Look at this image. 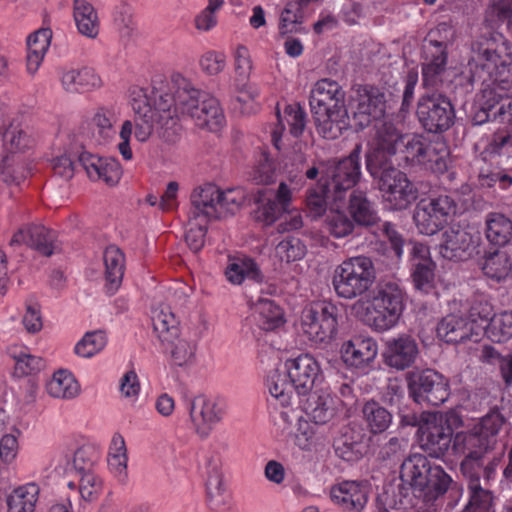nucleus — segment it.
I'll list each match as a JSON object with an SVG mask.
<instances>
[{
    "mask_svg": "<svg viewBox=\"0 0 512 512\" xmlns=\"http://www.w3.org/2000/svg\"><path fill=\"white\" fill-rule=\"evenodd\" d=\"M472 57L468 62L467 91L476 83L498 85L502 91L512 89V44L500 33L481 35L472 44Z\"/></svg>",
    "mask_w": 512,
    "mask_h": 512,
    "instance_id": "nucleus-2",
    "label": "nucleus"
},
{
    "mask_svg": "<svg viewBox=\"0 0 512 512\" xmlns=\"http://www.w3.org/2000/svg\"><path fill=\"white\" fill-rule=\"evenodd\" d=\"M277 255L287 263L300 260L305 256L306 247L297 237H287L276 247Z\"/></svg>",
    "mask_w": 512,
    "mask_h": 512,
    "instance_id": "nucleus-58",
    "label": "nucleus"
},
{
    "mask_svg": "<svg viewBox=\"0 0 512 512\" xmlns=\"http://www.w3.org/2000/svg\"><path fill=\"white\" fill-rule=\"evenodd\" d=\"M333 448L340 459L351 463L359 461L368 449L363 429L351 425L342 427L334 438Z\"/></svg>",
    "mask_w": 512,
    "mask_h": 512,
    "instance_id": "nucleus-25",
    "label": "nucleus"
},
{
    "mask_svg": "<svg viewBox=\"0 0 512 512\" xmlns=\"http://www.w3.org/2000/svg\"><path fill=\"white\" fill-rule=\"evenodd\" d=\"M427 416L419 433V446L429 457L441 459L453 448L454 430L462 425V420L454 412H434Z\"/></svg>",
    "mask_w": 512,
    "mask_h": 512,
    "instance_id": "nucleus-11",
    "label": "nucleus"
},
{
    "mask_svg": "<svg viewBox=\"0 0 512 512\" xmlns=\"http://www.w3.org/2000/svg\"><path fill=\"white\" fill-rule=\"evenodd\" d=\"M284 367L288 379L292 381V386L299 396L309 394L322 380L320 365L311 354H300L295 358L287 359Z\"/></svg>",
    "mask_w": 512,
    "mask_h": 512,
    "instance_id": "nucleus-19",
    "label": "nucleus"
},
{
    "mask_svg": "<svg viewBox=\"0 0 512 512\" xmlns=\"http://www.w3.org/2000/svg\"><path fill=\"white\" fill-rule=\"evenodd\" d=\"M56 233L43 225H28L19 229L11 238L9 245L26 244L39 254L50 257L56 250Z\"/></svg>",
    "mask_w": 512,
    "mask_h": 512,
    "instance_id": "nucleus-28",
    "label": "nucleus"
},
{
    "mask_svg": "<svg viewBox=\"0 0 512 512\" xmlns=\"http://www.w3.org/2000/svg\"><path fill=\"white\" fill-rule=\"evenodd\" d=\"M468 480L469 500L460 512H495L493 493L480 484V475Z\"/></svg>",
    "mask_w": 512,
    "mask_h": 512,
    "instance_id": "nucleus-38",
    "label": "nucleus"
},
{
    "mask_svg": "<svg viewBox=\"0 0 512 512\" xmlns=\"http://www.w3.org/2000/svg\"><path fill=\"white\" fill-rule=\"evenodd\" d=\"M457 204L449 195L420 200L414 209L413 220L418 231L427 236L443 230L456 214Z\"/></svg>",
    "mask_w": 512,
    "mask_h": 512,
    "instance_id": "nucleus-15",
    "label": "nucleus"
},
{
    "mask_svg": "<svg viewBox=\"0 0 512 512\" xmlns=\"http://www.w3.org/2000/svg\"><path fill=\"white\" fill-rule=\"evenodd\" d=\"M184 405L188 411L196 432L206 438L213 427L219 423L225 413V405L222 401L207 398L204 395L186 397Z\"/></svg>",
    "mask_w": 512,
    "mask_h": 512,
    "instance_id": "nucleus-18",
    "label": "nucleus"
},
{
    "mask_svg": "<svg viewBox=\"0 0 512 512\" xmlns=\"http://www.w3.org/2000/svg\"><path fill=\"white\" fill-rule=\"evenodd\" d=\"M340 353L348 367L365 371L375 360L378 345L372 338L356 336L342 344Z\"/></svg>",
    "mask_w": 512,
    "mask_h": 512,
    "instance_id": "nucleus-27",
    "label": "nucleus"
},
{
    "mask_svg": "<svg viewBox=\"0 0 512 512\" xmlns=\"http://www.w3.org/2000/svg\"><path fill=\"white\" fill-rule=\"evenodd\" d=\"M10 356L15 360V374L19 377L28 376L41 371L45 362L41 357L31 355L26 350L10 351Z\"/></svg>",
    "mask_w": 512,
    "mask_h": 512,
    "instance_id": "nucleus-56",
    "label": "nucleus"
},
{
    "mask_svg": "<svg viewBox=\"0 0 512 512\" xmlns=\"http://www.w3.org/2000/svg\"><path fill=\"white\" fill-rule=\"evenodd\" d=\"M325 223L329 233L336 238H343L351 234L356 225L353 219H350L342 211H331L327 215Z\"/></svg>",
    "mask_w": 512,
    "mask_h": 512,
    "instance_id": "nucleus-57",
    "label": "nucleus"
},
{
    "mask_svg": "<svg viewBox=\"0 0 512 512\" xmlns=\"http://www.w3.org/2000/svg\"><path fill=\"white\" fill-rule=\"evenodd\" d=\"M386 95L382 88L369 85H354L347 104L348 121L345 130L363 131L386 113Z\"/></svg>",
    "mask_w": 512,
    "mask_h": 512,
    "instance_id": "nucleus-7",
    "label": "nucleus"
},
{
    "mask_svg": "<svg viewBox=\"0 0 512 512\" xmlns=\"http://www.w3.org/2000/svg\"><path fill=\"white\" fill-rule=\"evenodd\" d=\"M420 350L417 340L408 334H400L386 342L383 353L385 364L398 371L412 367Z\"/></svg>",
    "mask_w": 512,
    "mask_h": 512,
    "instance_id": "nucleus-23",
    "label": "nucleus"
},
{
    "mask_svg": "<svg viewBox=\"0 0 512 512\" xmlns=\"http://www.w3.org/2000/svg\"><path fill=\"white\" fill-rule=\"evenodd\" d=\"M493 315L494 312L492 305L483 296H475L470 301L468 316L466 319L471 322V326L473 328L476 326L482 327V336L489 326Z\"/></svg>",
    "mask_w": 512,
    "mask_h": 512,
    "instance_id": "nucleus-52",
    "label": "nucleus"
},
{
    "mask_svg": "<svg viewBox=\"0 0 512 512\" xmlns=\"http://www.w3.org/2000/svg\"><path fill=\"white\" fill-rule=\"evenodd\" d=\"M454 31L446 23H440L424 39L422 47V84L425 88H437L446 72L448 44Z\"/></svg>",
    "mask_w": 512,
    "mask_h": 512,
    "instance_id": "nucleus-10",
    "label": "nucleus"
},
{
    "mask_svg": "<svg viewBox=\"0 0 512 512\" xmlns=\"http://www.w3.org/2000/svg\"><path fill=\"white\" fill-rule=\"evenodd\" d=\"M331 499L348 512H361L368 501V487L356 481H343L331 489Z\"/></svg>",
    "mask_w": 512,
    "mask_h": 512,
    "instance_id": "nucleus-31",
    "label": "nucleus"
},
{
    "mask_svg": "<svg viewBox=\"0 0 512 512\" xmlns=\"http://www.w3.org/2000/svg\"><path fill=\"white\" fill-rule=\"evenodd\" d=\"M74 20L79 33L95 38L99 33V19L97 11L86 0H74Z\"/></svg>",
    "mask_w": 512,
    "mask_h": 512,
    "instance_id": "nucleus-43",
    "label": "nucleus"
},
{
    "mask_svg": "<svg viewBox=\"0 0 512 512\" xmlns=\"http://www.w3.org/2000/svg\"><path fill=\"white\" fill-rule=\"evenodd\" d=\"M153 331L163 346L170 349L171 364L188 367L196 360L197 344L180 337L179 321L169 307L155 310L152 316Z\"/></svg>",
    "mask_w": 512,
    "mask_h": 512,
    "instance_id": "nucleus-8",
    "label": "nucleus"
},
{
    "mask_svg": "<svg viewBox=\"0 0 512 512\" xmlns=\"http://www.w3.org/2000/svg\"><path fill=\"white\" fill-rule=\"evenodd\" d=\"M227 280L235 285H240L244 280L255 283H263L264 275L258 264L251 258H230L225 269Z\"/></svg>",
    "mask_w": 512,
    "mask_h": 512,
    "instance_id": "nucleus-36",
    "label": "nucleus"
},
{
    "mask_svg": "<svg viewBox=\"0 0 512 512\" xmlns=\"http://www.w3.org/2000/svg\"><path fill=\"white\" fill-rule=\"evenodd\" d=\"M64 89L68 92H84L99 87L101 80L91 68L70 70L61 78Z\"/></svg>",
    "mask_w": 512,
    "mask_h": 512,
    "instance_id": "nucleus-44",
    "label": "nucleus"
},
{
    "mask_svg": "<svg viewBox=\"0 0 512 512\" xmlns=\"http://www.w3.org/2000/svg\"><path fill=\"white\" fill-rule=\"evenodd\" d=\"M310 0H293L286 4L281 12L278 30L287 31V23L303 24V7L309 3Z\"/></svg>",
    "mask_w": 512,
    "mask_h": 512,
    "instance_id": "nucleus-61",
    "label": "nucleus"
},
{
    "mask_svg": "<svg viewBox=\"0 0 512 512\" xmlns=\"http://www.w3.org/2000/svg\"><path fill=\"white\" fill-rule=\"evenodd\" d=\"M365 158L366 169L377 181L383 202L388 209L406 210L418 199L419 193L415 184L381 151H368Z\"/></svg>",
    "mask_w": 512,
    "mask_h": 512,
    "instance_id": "nucleus-5",
    "label": "nucleus"
},
{
    "mask_svg": "<svg viewBox=\"0 0 512 512\" xmlns=\"http://www.w3.org/2000/svg\"><path fill=\"white\" fill-rule=\"evenodd\" d=\"M78 163L91 180H101L109 186L116 185L122 175L121 166L114 158L99 157L83 151L78 155Z\"/></svg>",
    "mask_w": 512,
    "mask_h": 512,
    "instance_id": "nucleus-26",
    "label": "nucleus"
},
{
    "mask_svg": "<svg viewBox=\"0 0 512 512\" xmlns=\"http://www.w3.org/2000/svg\"><path fill=\"white\" fill-rule=\"evenodd\" d=\"M352 311L366 325L377 332L388 331L399 321L403 311L384 307L379 300L369 296L360 298L352 305Z\"/></svg>",
    "mask_w": 512,
    "mask_h": 512,
    "instance_id": "nucleus-20",
    "label": "nucleus"
},
{
    "mask_svg": "<svg viewBox=\"0 0 512 512\" xmlns=\"http://www.w3.org/2000/svg\"><path fill=\"white\" fill-rule=\"evenodd\" d=\"M313 121L319 135L325 139L339 138L348 121L345 91L335 80H318L309 96Z\"/></svg>",
    "mask_w": 512,
    "mask_h": 512,
    "instance_id": "nucleus-4",
    "label": "nucleus"
},
{
    "mask_svg": "<svg viewBox=\"0 0 512 512\" xmlns=\"http://www.w3.org/2000/svg\"><path fill=\"white\" fill-rule=\"evenodd\" d=\"M255 320L260 329L272 331L284 324V313L275 301L259 298L254 306Z\"/></svg>",
    "mask_w": 512,
    "mask_h": 512,
    "instance_id": "nucleus-41",
    "label": "nucleus"
},
{
    "mask_svg": "<svg viewBox=\"0 0 512 512\" xmlns=\"http://www.w3.org/2000/svg\"><path fill=\"white\" fill-rule=\"evenodd\" d=\"M408 394L419 405L440 406L450 396L449 380L435 369H416L406 375Z\"/></svg>",
    "mask_w": 512,
    "mask_h": 512,
    "instance_id": "nucleus-13",
    "label": "nucleus"
},
{
    "mask_svg": "<svg viewBox=\"0 0 512 512\" xmlns=\"http://www.w3.org/2000/svg\"><path fill=\"white\" fill-rule=\"evenodd\" d=\"M420 127L430 134H442L455 123V107L448 96L436 90L421 94L416 104Z\"/></svg>",
    "mask_w": 512,
    "mask_h": 512,
    "instance_id": "nucleus-12",
    "label": "nucleus"
},
{
    "mask_svg": "<svg viewBox=\"0 0 512 512\" xmlns=\"http://www.w3.org/2000/svg\"><path fill=\"white\" fill-rule=\"evenodd\" d=\"M113 122L114 113L106 108H99L92 119V123L97 129L99 137L104 142L115 135Z\"/></svg>",
    "mask_w": 512,
    "mask_h": 512,
    "instance_id": "nucleus-64",
    "label": "nucleus"
},
{
    "mask_svg": "<svg viewBox=\"0 0 512 512\" xmlns=\"http://www.w3.org/2000/svg\"><path fill=\"white\" fill-rule=\"evenodd\" d=\"M40 488L36 483H27L15 488L6 499L8 512H35Z\"/></svg>",
    "mask_w": 512,
    "mask_h": 512,
    "instance_id": "nucleus-42",
    "label": "nucleus"
},
{
    "mask_svg": "<svg viewBox=\"0 0 512 512\" xmlns=\"http://www.w3.org/2000/svg\"><path fill=\"white\" fill-rule=\"evenodd\" d=\"M428 140L422 135H403L393 127L379 133L377 147L370 151H381L385 157L402 154V159L411 165L423 162Z\"/></svg>",
    "mask_w": 512,
    "mask_h": 512,
    "instance_id": "nucleus-17",
    "label": "nucleus"
},
{
    "mask_svg": "<svg viewBox=\"0 0 512 512\" xmlns=\"http://www.w3.org/2000/svg\"><path fill=\"white\" fill-rule=\"evenodd\" d=\"M338 311L334 304L326 301L314 302L303 310L301 325L310 341L327 343L336 336Z\"/></svg>",
    "mask_w": 512,
    "mask_h": 512,
    "instance_id": "nucleus-16",
    "label": "nucleus"
},
{
    "mask_svg": "<svg viewBox=\"0 0 512 512\" xmlns=\"http://www.w3.org/2000/svg\"><path fill=\"white\" fill-rule=\"evenodd\" d=\"M348 211L358 226L369 228L380 222L376 203L370 200L367 193L360 189H354L350 193Z\"/></svg>",
    "mask_w": 512,
    "mask_h": 512,
    "instance_id": "nucleus-33",
    "label": "nucleus"
},
{
    "mask_svg": "<svg viewBox=\"0 0 512 512\" xmlns=\"http://www.w3.org/2000/svg\"><path fill=\"white\" fill-rule=\"evenodd\" d=\"M512 269L507 253L494 251L487 255L482 264L483 273L497 282L505 279Z\"/></svg>",
    "mask_w": 512,
    "mask_h": 512,
    "instance_id": "nucleus-49",
    "label": "nucleus"
},
{
    "mask_svg": "<svg viewBox=\"0 0 512 512\" xmlns=\"http://www.w3.org/2000/svg\"><path fill=\"white\" fill-rule=\"evenodd\" d=\"M291 161L298 174L304 175L309 180H317L318 186L326 184V179L323 178V167L326 161L309 159L302 152H294Z\"/></svg>",
    "mask_w": 512,
    "mask_h": 512,
    "instance_id": "nucleus-50",
    "label": "nucleus"
},
{
    "mask_svg": "<svg viewBox=\"0 0 512 512\" xmlns=\"http://www.w3.org/2000/svg\"><path fill=\"white\" fill-rule=\"evenodd\" d=\"M107 344L106 334L102 330L85 333L75 345L74 351L78 356L90 358L99 353Z\"/></svg>",
    "mask_w": 512,
    "mask_h": 512,
    "instance_id": "nucleus-54",
    "label": "nucleus"
},
{
    "mask_svg": "<svg viewBox=\"0 0 512 512\" xmlns=\"http://www.w3.org/2000/svg\"><path fill=\"white\" fill-rule=\"evenodd\" d=\"M489 155L503 156L512 153V129L506 126L499 127L489 137L485 147Z\"/></svg>",
    "mask_w": 512,
    "mask_h": 512,
    "instance_id": "nucleus-55",
    "label": "nucleus"
},
{
    "mask_svg": "<svg viewBox=\"0 0 512 512\" xmlns=\"http://www.w3.org/2000/svg\"><path fill=\"white\" fill-rule=\"evenodd\" d=\"M286 370L280 373L279 370H272L266 380V385L270 395L277 400L281 406L290 404L292 393L295 392L292 381L287 380Z\"/></svg>",
    "mask_w": 512,
    "mask_h": 512,
    "instance_id": "nucleus-47",
    "label": "nucleus"
},
{
    "mask_svg": "<svg viewBox=\"0 0 512 512\" xmlns=\"http://www.w3.org/2000/svg\"><path fill=\"white\" fill-rule=\"evenodd\" d=\"M97 460L95 450L89 446L79 447L71 453L61 456L56 470L66 475L82 476L83 474L93 473L92 469Z\"/></svg>",
    "mask_w": 512,
    "mask_h": 512,
    "instance_id": "nucleus-34",
    "label": "nucleus"
},
{
    "mask_svg": "<svg viewBox=\"0 0 512 512\" xmlns=\"http://www.w3.org/2000/svg\"><path fill=\"white\" fill-rule=\"evenodd\" d=\"M332 192L329 185L321 184L318 189H310L306 197V204L314 217L322 216L327 207L328 193Z\"/></svg>",
    "mask_w": 512,
    "mask_h": 512,
    "instance_id": "nucleus-62",
    "label": "nucleus"
},
{
    "mask_svg": "<svg viewBox=\"0 0 512 512\" xmlns=\"http://www.w3.org/2000/svg\"><path fill=\"white\" fill-rule=\"evenodd\" d=\"M475 86L480 87V97L478 104L483 106L484 109L493 111L498 105L502 104L506 97H504L507 91L500 90L498 85H486V83H476Z\"/></svg>",
    "mask_w": 512,
    "mask_h": 512,
    "instance_id": "nucleus-63",
    "label": "nucleus"
},
{
    "mask_svg": "<svg viewBox=\"0 0 512 512\" xmlns=\"http://www.w3.org/2000/svg\"><path fill=\"white\" fill-rule=\"evenodd\" d=\"M284 113L289 125V132L292 136L300 137L307 124V114L299 103L289 104L285 107Z\"/></svg>",
    "mask_w": 512,
    "mask_h": 512,
    "instance_id": "nucleus-60",
    "label": "nucleus"
},
{
    "mask_svg": "<svg viewBox=\"0 0 512 512\" xmlns=\"http://www.w3.org/2000/svg\"><path fill=\"white\" fill-rule=\"evenodd\" d=\"M371 297L379 300V303L389 309L404 310V293L396 283L386 282L379 284L372 291Z\"/></svg>",
    "mask_w": 512,
    "mask_h": 512,
    "instance_id": "nucleus-51",
    "label": "nucleus"
},
{
    "mask_svg": "<svg viewBox=\"0 0 512 512\" xmlns=\"http://www.w3.org/2000/svg\"><path fill=\"white\" fill-rule=\"evenodd\" d=\"M376 279L372 260L366 256L349 258L338 265L332 277L336 295L351 300L369 291Z\"/></svg>",
    "mask_w": 512,
    "mask_h": 512,
    "instance_id": "nucleus-9",
    "label": "nucleus"
},
{
    "mask_svg": "<svg viewBox=\"0 0 512 512\" xmlns=\"http://www.w3.org/2000/svg\"><path fill=\"white\" fill-rule=\"evenodd\" d=\"M218 187L213 184H206L193 190L190 196L191 219H204L210 221L220 217L217 209Z\"/></svg>",
    "mask_w": 512,
    "mask_h": 512,
    "instance_id": "nucleus-32",
    "label": "nucleus"
},
{
    "mask_svg": "<svg viewBox=\"0 0 512 512\" xmlns=\"http://www.w3.org/2000/svg\"><path fill=\"white\" fill-rule=\"evenodd\" d=\"M132 98L134 123L123 122L120 130L121 141H130L133 127L139 142H146L154 132L166 143H175L182 130L180 114L188 116L201 128L217 131L225 122L218 99L207 92L193 87L181 75H174L170 83L153 80L149 95L138 91Z\"/></svg>",
    "mask_w": 512,
    "mask_h": 512,
    "instance_id": "nucleus-1",
    "label": "nucleus"
},
{
    "mask_svg": "<svg viewBox=\"0 0 512 512\" xmlns=\"http://www.w3.org/2000/svg\"><path fill=\"white\" fill-rule=\"evenodd\" d=\"M477 181L481 188L507 190L512 186V175L500 167L484 166L479 169Z\"/></svg>",
    "mask_w": 512,
    "mask_h": 512,
    "instance_id": "nucleus-48",
    "label": "nucleus"
},
{
    "mask_svg": "<svg viewBox=\"0 0 512 512\" xmlns=\"http://www.w3.org/2000/svg\"><path fill=\"white\" fill-rule=\"evenodd\" d=\"M485 235L494 246L504 247L512 239V221L504 214L491 212L486 215Z\"/></svg>",
    "mask_w": 512,
    "mask_h": 512,
    "instance_id": "nucleus-39",
    "label": "nucleus"
},
{
    "mask_svg": "<svg viewBox=\"0 0 512 512\" xmlns=\"http://www.w3.org/2000/svg\"><path fill=\"white\" fill-rule=\"evenodd\" d=\"M291 203V190L285 182H281L273 199L258 201V207L254 211L257 222L270 226L282 218L288 211Z\"/></svg>",
    "mask_w": 512,
    "mask_h": 512,
    "instance_id": "nucleus-30",
    "label": "nucleus"
},
{
    "mask_svg": "<svg viewBox=\"0 0 512 512\" xmlns=\"http://www.w3.org/2000/svg\"><path fill=\"white\" fill-rule=\"evenodd\" d=\"M482 327L473 328L465 317L449 314L438 323L437 336L446 343H463L467 340L477 342L481 338Z\"/></svg>",
    "mask_w": 512,
    "mask_h": 512,
    "instance_id": "nucleus-29",
    "label": "nucleus"
},
{
    "mask_svg": "<svg viewBox=\"0 0 512 512\" xmlns=\"http://www.w3.org/2000/svg\"><path fill=\"white\" fill-rule=\"evenodd\" d=\"M503 422V417L499 413H489L472 430L456 434L453 449L456 453L464 455L460 464V471L464 477L480 475L482 460L494 449Z\"/></svg>",
    "mask_w": 512,
    "mask_h": 512,
    "instance_id": "nucleus-6",
    "label": "nucleus"
},
{
    "mask_svg": "<svg viewBox=\"0 0 512 512\" xmlns=\"http://www.w3.org/2000/svg\"><path fill=\"white\" fill-rule=\"evenodd\" d=\"M46 390L54 398L73 399L79 394L80 385L72 373L67 370H59L47 383Z\"/></svg>",
    "mask_w": 512,
    "mask_h": 512,
    "instance_id": "nucleus-45",
    "label": "nucleus"
},
{
    "mask_svg": "<svg viewBox=\"0 0 512 512\" xmlns=\"http://www.w3.org/2000/svg\"><path fill=\"white\" fill-rule=\"evenodd\" d=\"M221 458L216 452H210L205 458L207 503L211 510L224 512L229 510L231 495L223 483Z\"/></svg>",
    "mask_w": 512,
    "mask_h": 512,
    "instance_id": "nucleus-21",
    "label": "nucleus"
},
{
    "mask_svg": "<svg viewBox=\"0 0 512 512\" xmlns=\"http://www.w3.org/2000/svg\"><path fill=\"white\" fill-rule=\"evenodd\" d=\"M362 145L356 144L347 157L332 158L323 167V178L332 190L335 201L341 200L343 194L353 189L361 177L360 156Z\"/></svg>",
    "mask_w": 512,
    "mask_h": 512,
    "instance_id": "nucleus-14",
    "label": "nucleus"
},
{
    "mask_svg": "<svg viewBox=\"0 0 512 512\" xmlns=\"http://www.w3.org/2000/svg\"><path fill=\"white\" fill-rule=\"evenodd\" d=\"M207 222L208 220L204 219H191L189 215L190 228L185 234V240L190 250L194 253L199 252L204 246Z\"/></svg>",
    "mask_w": 512,
    "mask_h": 512,
    "instance_id": "nucleus-59",
    "label": "nucleus"
},
{
    "mask_svg": "<svg viewBox=\"0 0 512 512\" xmlns=\"http://www.w3.org/2000/svg\"><path fill=\"white\" fill-rule=\"evenodd\" d=\"M105 265V288L108 294L113 295L121 286L125 271L124 253L115 245L108 246L103 253Z\"/></svg>",
    "mask_w": 512,
    "mask_h": 512,
    "instance_id": "nucleus-35",
    "label": "nucleus"
},
{
    "mask_svg": "<svg viewBox=\"0 0 512 512\" xmlns=\"http://www.w3.org/2000/svg\"><path fill=\"white\" fill-rule=\"evenodd\" d=\"M333 398L329 394H311L305 412L315 424H326L335 416Z\"/></svg>",
    "mask_w": 512,
    "mask_h": 512,
    "instance_id": "nucleus-46",
    "label": "nucleus"
},
{
    "mask_svg": "<svg viewBox=\"0 0 512 512\" xmlns=\"http://www.w3.org/2000/svg\"><path fill=\"white\" fill-rule=\"evenodd\" d=\"M362 417L367 430L373 435L386 432L393 422V412L375 400L364 403Z\"/></svg>",
    "mask_w": 512,
    "mask_h": 512,
    "instance_id": "nucleus-37",
    "label": "nucleus"
},
{
    "mask_svg": "<svg viewBox=\"0 0 512 512\" xmlns=\"http://www.w3.org/2000/svg\"><path fill=\"white\" fill-rule=\"evenodd\" d=\"M401 485L399 495L401 502L410 493L424 503H432L443 496L453 483L452 478L439 465H433L423 454H412L400 467Z\"/></svg>",
    "mask_w": 512,
    "mask_h": 512,
    "instance_id": "nucleus-3",
    "label": "nucleus"
},
{
    "mask_svg": "<svg viewBox=\"0 0 512 512\" xmlns=\"http://www.w3.org/2000/svg\"><path fill=\"white\" fill-rule=\"evenodd\" d=\"M412 281L416 290L423 294L435 288L436 264L430 256V249L422 243H413L411 249Z\"/></svg>",
    "mask_w": 512,
    "mask_h": 512,
    "instance_id": "nucleus-24",
    "label": "nucleus"
},
{
    "mask_svg": "<svg viewBox=\"0 0 512 512\" xmlns=\"http://www.w3.org/2000/svg\"><path fill=\"white\" fill-rule=\"evenodd\" d=\"M484 334L493 342L503 343L512 338V311L494 314Z\"/></svg>",
    "mask_w": 512,
    "mask_h": 512,
    "instance_id": "nucleus-53",
    "label": "nucleus"
},
{
    "mask_svg": "<svg viewBox=\"0 0 512 512\" xmlns=\"http://www.w3.org/2000/svg\"><path fill=\"white\" fill-rule=\"evenodd\" d=\"M477 246V240L470 232L451 227L442 234L439 253L450 261H467L473 257Z\"/></svg>",
    "mask_w": 512,
    "mask_h": 512,
    "instance_id": "nucleus-22",
    "label": "nucleus"
},
{
    "mask_svg": "<svg viewBox=\"0 0 512 512\" xmlns=\"http://www.w3.org/2000/svg\"><path fill=\"white\" fill-rule=\"evenodd\" d=\"M52 38V31L49 28H41L29 35L27 38V70L34 74L47 52Z\"/></svg>",
    "mask_w": 512,
    "mask_h": 512,
    "instance_id": "nucleus-40",
    "label": "nucleus"
}]
</instances>
